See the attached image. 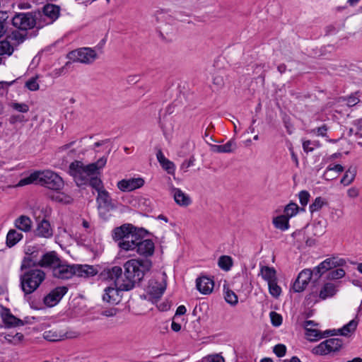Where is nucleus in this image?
Masks as SVG:
<instances>
[{
    "mask_svg": "<svg viewBox=\"0 0 362 362\" xmlns=\"http://www.w3.org/2000/svg\"><path fill=\"white\" fill-rule=\"evenodd\" d=\"M269 293L274 298H278L281 293V288L277 284V280L268 282Z\"/></svg>",
    "mask_w": 362,
    "mask_h": 362,
    "instance_id": "nucleus-46",
    "label": "nucleus"
},
{
    "mask_svg": "<svg viewBox=\"0 0 362 362\" xmlns=\"http://www.w3.org/2000/svg\"><path fill=\"white\" fill-rule=\"evenodd\" d=\"M25 87L31 91L37 90L40 86L37 82V78L33 77L30 78L28 81H26Z\"/></svg>",
    "mask_w": 362,
    "mask_h": 362,
    "instance_id": "nucleus-54",
    "label": "nucleus"
},
{
    "mask_svg": "<svg viewBox=\"0 0 362 362\" xmlns=\"http://www.w3.org/2000/svg\"><path fill=\"white\" fill-rule=\"evenodd\" d=\"M346 263V262L344 259L339 258L338 257H332L325 259L320 264V265L322 270L326 273L334 268L342 267L345 265Z\"/></svg>",
    "mask_w": 362,
    "mask_h": 362,
    "instance_id": "nucleus-21",
    "label": "nucleus"
},
{
    "mask_svg": "<svg viewBox=\"0 0 362 362\" xmlns=\"http://www.w3.org/2000/svg\"><path fill=\"white\" fill-rule=\"evenodd\" d=\"M8 23V13L6 11H0V38L6 33Z\"/></svg>",
    "mask_w": 362,
    "mask_h": 362,
    "instance_id": "nucleus-40",
    "label": "nucleus"
},
{
    "mask_svg": "<svg viewBox=\"0 0 362 362\" xmlns=\"http://www.w3.org/2000/svg\"><path fill=\"white\" fill-rule=\"evenodd\" d=\"M305 334L308 337V339L310 341H317L322 339V332L311 327H305Z\"/></svg>",
    "mask_w": 362,
    "mask_h": 362,
    "instance_id": "nucleus-41",
    "label": "nucleus"
},
{
    "mask_svg": "<svg viewBox=\"0 0 362 362\" xmlns=\"http://www.w3.org/2000/svg\"><path fill=\"white\" fill-rule=\"evenodd\" d=\"M116 308H110L107 310H105L101 313V315L106 317H112L117 314Z\"/></svg>",
    "mask_w": 362,
    "mask_h": 362,
    "instance_id": "nucleus-64",
    "label": "nucleus"
},
{
    "mask_svg": "<svg viewBox=\"0 0 362 362\" xmlns=\"http://www.w3.org/2000/svg\"><path fill=\"white\" fill-rule=\"evenodd\" d=\"M357 325L358 322L355 320H352L341 329H337V332L342 336H349L356 330Z\"/></svg>",
    "mask_w": 362,
    "mask_h": 362,
    "instance_id": "nucleus-33",
    "label": "nucleus"
},
{
    "mask_svg": "<svg viewBox=\"0 0 362 362\" xmlns=\"http://www.w3.org/2000/svg\"><path fill=\"white\" fill-rule=\"evenodd\" d=\"M37 224L34 233L35 236L49 238L53 235V230L51 227L50 223L46 218L42 220L37 219Z\"/></svg>",
    "mask_w": 362,
    "mask_h": 362,
    "instance_id": "nucleus-16",
    "label": "nucleus"
},
{
    "mask_svg": "<svg viewBox=\"0 0 362 362\" xmlns=\"http://www.w3.org/2000/svg\"><path fill=\"white\" fill-rule=\"evenodd\" d=\"M40 18V14L38 11H30V12H19L15 13L13 16L11 18V25L16 29L28 32V30L36 28V30L33 31L30 37H36L38 34V21Z\"/></svg>",
    "mask_w": 362,
    "mask_h": 362,
    "instance_id": "nucleus-4",
    "label": "nucleus"
},
{
    "mask_svg": "<svg viewBox=\"0 0 362 362\" xmlns=\"http://www.w3.org/2000/svg\"><path fill=\"white\" fill-rule=\"evenodd\" d=\"M328 130V127L326 124H323L321 127H317L313 130L314 133H316L317 136H321L323 137L327 136V132Z\"/></svg>",
    "mask_w": 362,
    "mask_h": 362,
    "instance_id": "nucleus-57",
    "label": "nucleus"
},
{
    "mask_svg": "<svg viewBox=\"0 0 362 362\" xmlns=\"http://www.w3.org/2000/svg\"><path fill=\"white\" fill-rule=\"evenodd\" d=\"M336 292V287L333 284L326 283L321 288L319 293H317V290H314L313 288L312 291L309 294V298H311V297L316 298L317 296H319L320 299L325 300L327 298L334 296Z\"/></svg>",
    "mask_w": 362,
    "mask_h": 362,
    "instance_id": "nucleus-17",
    "label": "nucleus"
},
{
    "mask_svg": "<svg viewBox=\"0 0 362 362\" xmlns=\"http://www.w3.org/2000/svg\"><path fill=\"white\" fill-rule=\"evenodd\" d=\"M2 317L4 322L7 327H17L24 325L23 320L12 315L9 309L5 310V313L2 314Z\"/></svg>",
    "mask_w": 362,
    "mask_h": 362,
    "instance_id": "nucleus-26",
    "label": "nucleus"
},
{
    "mask_svg": "<svg viewBox=\"0 0 362 362\" xmlns=\"http://www.w3.org/2000/svg\"><path fill=\"white\" fill-rule=\"evenodd\" d=\"M345 275V271L341 268H337L336 269H332L329 271L326 278L330 280H337L341 279Z\"/></svg>",
    "mask_w": 362,
    "mask_h": 362,
    "instance_id": "nucleus-45",
    "label": "nucleus"
},
{
    "mask_svg": "<svg viewBox=\"0 0 362 362\" xmlns=\"http://www.w3.org/2000/svg\"><path fill=\"white\" fill-rule=\"evenodd\" d=\"M145 182L141 177L123 179L117 182V187L122 192H132L144 186Z\"/></svg>",
    "mask_w": 362,
    "mask_h": 362,
    "instance_id": "nucleus-15",
    "label": "nucleus"
},
{
    "mask_svg": "<svg viewBox=\"0 0 362 362\" xmlns=\"http://www.w3.org/2000/svg\"><path fill=\"white\" fill-rule=\"evenodd\" d=\"M75 275L80 277L93 276L98 274V270L95 267L88 264H75Z\"/></svg>",
    "mask_w": 362,
    "mask_h": 362,
    "instance_id": "nucleus-22",
    "label": "nucleus"
},
{
    "mask_svg": "<svg viewBox=\"0 0 362 362\" xmlns=\"http://www.w3.org/2000/svg\"><path fill=\"white\" fill-rule=\"evenodd\" d=\"M194 157L191 156L189 160H184V162L181 164L180 169L184 170V172H187L189 167L194 165Z\"/></svg>",
    "mask_w": 362,
    "mask_h": 362,
    "instance_id": "nucleus-58",
    "label": "nucleus"
},
{
    "mask_svg": "<svg viewBox=\"0 0 362 362\" xmlns=\"http://www.w3.org/2000/svg\"><path fill=\"white\" fill-rule=\"evenodd\" d=\"M359 195V189L356 187H352L347 190V196L349 198H356Z\"/></svg>",
    "mask_w": 362,
    "mask_h": 362,
    "instance_id": "nucleus-62",
    "label": "nucleus"
},
{
    "mask_svg": "<svg viewBox=\"0 0 362 362\" xmlns=\"http://www.w3.org/2000/svg\"><path fill=\"white\" fill-rule=\"evenodd\" d=\"M14 226L18 230L28 233L32 229L33 221L28 216L21 215L15 220Z\"/></svg>",
    "mask_w": 362,
    "mask_h": 362,
    "instance_id": "nucleus-24",
    "label": "nucleus"
},
{
    "mask_svg": "<svg viewBox=\"0 0 362 362\" xmlns=\"http://www.w3.org/2000/svg\"><path fill=\"white\" fill-rule=\"evenodd\" d=\"M103 279L113 281L115 286L119 288V286L124 283V272L121 267L113 266L107 267L100 273Z\"/></svg>",
    "mask_w": 362,
    "mask_h": 362,
    "instance_id": "nucleus-11",
    "label": "nucleus"
},
{
    "mask_svg": "<svg viewBox=\"0 0 362 362\" xmlns=\"http://www.w3.org/2000/svg\"><path fill=\"white\" fill-rule=\"evenodd\" d=\"M40 257H38V252L33 251L28 256L25 257L21 262V270L34 269L39 267Z\"/></svg>",
    "mask_w": 362,
    "mask_h": 362,
    "instance_id": "nucleus-19",
    "label": "nucleus"
},
{
    "mask_svg": "<svg viewBox=\"0 0 362 362\" xmlns=\"http://www.w3.org/2000/svg\"><path fill=\"white\" fill-rule=\"evenodd\" d=\"M165 290V286H153L151 287V294L153 295V296L156 298H160L162 295L163 294L164 291Z\"/></svg>",
    "mask_w": 362,
    "mask_h": 362,
    "instance_id": "nucleus-52",
    "label": "nucleus"
},
{
    "mask_svg": "<svg viewBox=\"0 0 362 362\" xmlns=\"http://www.w3.org/2000/svg\"><path fill=\"white\" fill-rule=\"evenodd\" d=\"M67 57L74 62L89 64L98 58V54L95 50L92 48L81 47L69 52Z\"/></svg>",
    "mask_w": 362,
    "mask_h": 362,
    "instance_id": "nucleus-8",
    "label": "nucleus"
},
{
    "mask_svg": "<svg viewBox=\"0 0 362 362\" xmlns=\"http://www.w3.org/2000/svg\"><path fill=\"white\" fill-rule=\"evenodd\" d=\"M327 204V203L325 199L322 198L321 197H316L309 206L310 213L313 214L315 211L320 210L322 206Z\"/></svg>",
    "mask_w": 362,
    "mask_h": 362,
    "instance_id": "nucleus-44",
    "label": "nucleus"
},
{
    "mask_svg": "<svg viewBox=\"0 0 362 362\" xmlns=\"http://www.w3.org/2000/svg\"><path fill=\"white\" fill-rule=\"evenodd\" d=\"M358 92H355L354 93H351L346 98L343 99L344 101H346V104L349 107H353L358 104L360 102V99L358 96Z\"/></svg>",
    "mask_w": 362,
    "mask_h": 362,
    "instance_id": "nucleus-49",
    "label": "nucleus"
},
{
    "mask_svg": "<svg viewBox=\"0 0 362 362\" xmlns=\"http://www.w3.org/2000/svg\"><path fill=\"white\" fill-rule=\"evenodd\" d=\"M173 197L175 202L180 206H187L191 204V199L179 188H173Z\"/></svg>",
    "mask_w": 362,
    "mask_h": 362,
    "instance_id": "nucleus-25",
    "label": "nucleus"
},
{
    "mask_svg": "<svg viewBox=\"0 0 362 362\" xmlns=\"http://www.w3.org/2000/svg\"><path fill=\"white\" fill-rule=\"evenodd\" d=\"M298 197L300 204L305 206L308 204L310 195L308 191L302 190L299 192Z\"/></svg>",
    "mask_w": 362,
    "mask_h": 362,
    "instance_id": "nucleus-55",
    "label": "nucleus"
},
{
    "mask_svg": "<svg viewBox=\"0 0 362 362\" xmlns=\"http://www.w3.org/2000/svg\"><path fill=\"white\" fill-rule=\"evenodd\" d=\"M40 14L38 21V29L44 28L45 25L53 23L59 16L60 7L55 4H47L42 7V10H37Z\"/></svg>",
    "mask_w": 362,
    "mask_h": 362,
    "instance_id": "nucleus-7",
    "label": "nucleus"
},
{
    "mask_svg": "<svg viewBox=\"0 0 362 362\" xmlns=\"http://www.w3.org/2000/svg\"><path fill=\"white\" fill-rule=\"evenodd\" d=\"M11 124H15L17 122H23L24 121V116L21 115H13L8 119Z\"/></svg>",
    "mask_w": 362,
    "mask_h": 362,
    "instance_id": "nucleus-60",
    "label": "nucleus"
},
{
    "mask_svg": "<svg viewBox=\"0 0 362 362\" xmlns=\"http://www.w3.org/2000/svg\"><path fill=\"white\" fill-rule=\"evenodd\" d=\"M153 266L150 259L135 258L127 261L124 267V283L119 286L121 291H130L140 283Z\"/></svg>",
    "mask_w": 362,
    "mask_h": 362,
    "instance_id": "nucleus-2",
    "label": "nucleus"
},
{
    "mask_svg": "<svg viewBox=\"0 0 362 362\" xmlns=\"http://www.w3.org/2000/svg\"><path fill=\"white\" fill-rule=\"evenodd\" d=\"M312 272V283L313 284V287L316 286V284L317 283L319 279L324 274L325 272L321 268V266L319 264L318 266L313 268L311 270Z\"/></svg>",
    "mask_w": 362,
    "mask_h": 362,
    "instance_id": "nucleus-47",
    "label": "nucleus"
},
{
    "mask_svg": "<svg viewBox=\"0 0 362 362\" xmlns=\"http://www.w3.org/2000/svg\"><path fill=\"white\" fill-rule=\"evenodd\" d=\"M160 165L168 174L173 175L175 173V165L168 158Z\"/></svg>",
    "mask_w": 362,
    "mask_h": 362,
    "instance_id": "nucleus-51",
    "label": "nucleus"
},
{
    "mask_svg": "<svg viewBox=\"0 0 362 362\" xmlns=\"http://www.w3.org/2000/svg\"><path fill=\"white\" fill-rule=\"evenodd\" d=\"M148 234V231L143 228L124 223L112 230V238L117 242L121 250L134 251L144 259H148L153 255L155 251L152 240L145 238Z\"/></svg>",
    "mask_w": 362,
    "mask_h": 362,
    "instance_id": "nucleus-1",
    "label": "nucleus"
},
{
    "mask_svg": "<svg viewBox=\"0 0 362 362\" xmlns=\"http://www.w3.org/2000/svg\"><path fill=\"white\" fill-rule=\"evenodd\" d=\"M213 83L214 85L217 86V89H221L224 86V79L222 76L217 75L214 77Z\"/></svg>",
    "mask_w": 362,
    "mask_h": 362,
    "instance_id": "nucleus-59",
    "label": "nucleus"
},
{
    "mask_svg": "<svg viewBox=\"0 0 362 362\" xmlns=\"http://www.w3.org/2000/svg\"><path fill=\"white\" fill-rule=\"evenodd\" d=\"M21 32L18 29L13 30L6 38L7 40L9 38L11 40L16 41L18 45L21 44L28 37L27 32H24V33Z\"/></svg>",
    "mask_w": 362,
    "mask_h": 362,
    "instance_id": "nucleus-35",
    "label": "nucleus"
},
{
    "mask_svg": "<svg viewBox=\"0 0 362 362\" xmlns=\"http://www.w3.org/2000/svg\"><path fill=\"white\" fill-rule=\"evenodd\" d=\"M107 163V158L103 156L99 158L96 162L86 165V168L90 173H93L94 175L97 171L103 168Z\"/></svg>",
    "mask_w": 362,
    "mask_h": 362,
    "instance_id": "nucleus-36",
    "label": "nucleus"
},
{
    "mask_svg": "<svg viewBox=\"0 0 362 362\" xmlns=\"http://www.w3.org/2000/svg\"><path fill=\"white\" fill-rule=\"evenodd\" d=\"M312 280V272L310 269L302 270L298 275L295 282L293 284V290L296 293L303 291L307 287L308 283Z\"/></svg>",
    "mask_w": 362,
    "mask_h": 362,
    "instance_id": "nucleus-14",
    "label": "nucleus"
},
{
    "mask_svg": "<svg viewBox=\"0 0 362 362\" xmlns=\"http://www.w3.org/2000/svg\"><path fill=\"white\" fill-rule=\"evenodd\" d=\"M68 291L69 288L66 286H57L44 296V304L49 308L55 306L67 293Z\"/></svg>",
    "mask_w": 362,
    "mask_h": 362,
    "instance_id": "nucleus-10",
    "label": "nucleus"
},
{
    "mask_svg": "<svg viewBox=\"0 0 362 362\" xmlns=\"http://www.w3.org/2000/svg\"><path fill=\"white\" fill-rule=\"evenodd\" d=\"M62 336L58 334L54 330L45 331L44 332V338L49 341H57L62 339Z\"/></svg>",
    "mask_w": 362,
    "mask_h": 362,
    "instance_id": "nucleus-48",
    "label": "nucleus"
},
{
    "mask_svg": "<svg viewBox=\"0 0 362 362\" xmlns=\"http://www.w3.org/2000/svg\"><path fill=\"white\" fill-rule=\"evenodd\" d=\"M205 362H225V361L221 356L216 354L206 357Z\"/></svg>",
    "mask_w": 362,
    "mask_h": 362,
    "instance_id": "nucleus-61",
    "label": "nucleus"
},
{
    "mask_svg": "<svg viewBox=\"0 0 362 362\" xmlns=\"http://www.w3.org/2000/svg\"><path fill=\"white\" fill-rule=\"evenodd\" d=\"M13 47L7 38L0 41V56L8 55L11 56L13 52Z\"/></svg>",
    "mask_w": 362,
    "mask_h": 362,
    "instance_id": "nucleus-38",
    "label": "nucleus"
},
{
    "mask_svg": "<svg viewBox=\"0 0 362 362\" xmlns=\"http://www.w3.org/2000/svg\"><path fill=\"white\" fill-rule=\"evenodd\" d=\"M23 237L21 233L16 231L15 229H11L7 233L6 244L8 247H11L16 245Z\"/></svg>",
    "mask_w": 362,
    "mask_h": 362,
    "instance_id": "nucleus-28",
    "label": "nucleus"
},
{
    "mask_svg": "<svg viewBox=\"0 0 362 362\" xmlns=\"http://www.w3.org/2000/svg\"><path fill=\"white\" fill-rule=\"evenodd\" d=\"M339 29L336 28L334 25H329L325 28V35H335L337 33Z\"/></svg>",
    "mask_w": 362,
    "mask_h": 362,
    "instance_id": "nucleus-63",
    "label": "nucleus"
},
{
    "mask_svg": "<svg viewBox=\"0 0 362 362\" xmlns=\"http://www.w3.org/2000/svg\"><path fill=\"white\" fill-rule=\"evenodd\" d=\"M299 210V206L296 203L291 202L285 206L284 216H286L290 218L296 215Z\"/></svg>",
    "mask_w": 362,
    "mask_h": 362,
    "instance_id": "nucleus-43",
    "label": "nucleus"
},
{
    "mask_svg": "<svg viewBox=\"0 0 362 362\" xmlns=\"http://www.w3.org/2000/svg\"><path fill=\"white\" fill-rule=\"evenodd\" d=\"M273 351L276 356L283 357L286 354V347L284 344H279L274 346Z\"/></svg>",
    "mask_w": 362,
    "mask_h": 362,
    "instance_id": "nucleus-56",
    "label": "nucleus"
},
{
    "mask_svg": "<svg viewBox=\"0 0 362 362\" xmlns=\"http://www.w3.org/2000/svg\"><path fill=\"white\" fill-rule=\"evenodd\" d=\"M75 264L70 265L66 264L61 259L55 268H54L52 275L54 278L59 279H69L75 275Z\"/></svg>",
    "mask_w": 362,
    "mask_h": 362,
    "instance_id": "nucleus-12",
    "label": "nucleus"
},
{
    "mask_svg": "<svg viewBox=\"0 0 362 362\" xmlns=\"http://www.w3.org/2000/svg\"><path fill=\"white\" fill-rule=\"evenodd\" d=\"M105 293L103 295V300L105 302L111 303V304H117L119 301L118 300V295L119 292L122 291L120 289H119L118 287H112L108 286L105 288L104 290Z\"/></svg>",
    "mask_w": 362,
    "mask_h": 362,
    "instance_id": "nucleus-23",
    "label": "nucleus"
},
{
    "mask_svg": "<svg viewBox=\"0 0 362 362\" xmlns=\"http://www.w3.org/2000/svg\"><path fill=\"white\" fill-rule=\"evenodd\" d=\"M236 143L234 140L231 139L223 145H212L211 151L216 153H231L236 148Z\"/></svg>",
    "mask_w": 362,
    "mask_h": 362,
    "instance_id": "nucleus-27",
    "label": "nucleus"
},
{
    "mask_svg": "<svg viewBox=\"0 0 362 362\" xmlns=\"http://www.w3.org/2000/svg\"><path fill=\"white\" fill-rule=\"evenodd\" d=\"M49 198L51 200L62 204H70L74 201L71 196L64 192H59V191H56L55 193L51 194L49 195Z\"/></svg>",
    "mask_w": 362,
    "mask_h": 362,
    "instance_id": "nucleus-29",
    "label": "nucleus"
},
{
    "mask_svg": "<svg viewBox=\"0 0 362 362\" xmlns=\"http://www.w3.org/2000/svg\"><path fill=\"white\" fill-rule=\"evenodd\" d=\"M356 175V168L354 166H350L341 177L340 182L344 186H347L354 180Z\"/></svg>",
    "mask_w": 362,
    "mask_h": 362,
    "instance_id": "nucleus-32",
    "label": "nucleus"
},
{
    "mask_svg": "<svg viewBox=\"0 0 362 362\" xmlns=\"http://www.w3.org/2000/svg\"><path fill=\"white\" fill-rule=\"evenodd\" d=\"M260 272L263 279L267 283L277 280L276 271L274 267L263 266L261 267Z\"/></svg>",
    "mask_w": 362,
    "mask_h": 362,
    "instance_id": "nucleus-30",
    "label": "nucleus"
},
{
    "mask_svg": "<svg viewBox=\"0 0 362 362\" xmlns=\"http://www.w3.org/2000/svg\"><path fill=\"white\" fill-rule=\"evenodd\" d=\"M34 182L54 191L61 190L64 185L63 179L58 174L52 170H44L35 171L29 176L21 179L18 186H24Z\"/></svg>",
    "mask_w": 362,
    "mask_h": 362,
    "instance_id": "nucleus-3",
    "label": "nucleus"
},
{
    "mask_svg": "<svg viewBox=\"0 0 362 362\" xmlns=\"http://www.w3.org/2000/svg\"><path fill=\"white\" fill-rule=\"evenodd\" d=\"M343 345V341L339 338L326 339L313 348L312 352L315 355H327L331 352L339 351Z\"/></svg>",
    "mask_w": 362,
    "mask_h": 362,
    "instance_id": "nucleus-9",
    "label": "nucleus"
},
{
    "mask_svg": "<svg viewBox=\"0 0 362 362\" xmlns=\"http://www.w3.org/2000/svg\"><path fill=\"white\" fill-rule=\"evenodd\" d=\"M87 186L91 187L97 192L104 189L101 179L97 176L91 175L87 182Z\"/></svg>",
    "mask_w": 362,
    "mask_h": 362,
    "instance_id": "nucleus-39",
    "label": "nucleus"
},
{
    "mask_svg": "<svg viewBox=\"0 0 362 362\" xmlns=\"http://www.w3.org/2000/svg\"><path fill=\"white\" fill-rule=\"evenodd\" d=\"M218 265L221 269L229 271L233 266V259L230 256L222 255L218 258Z\"/></svg>",
    "mask_w": 362,
    "mask_h": 362,
    "instance_id": "nucleus-37",
    "label": "nucleus"
},
{
    "mask_svg": "<svg viewBox=\"0 0 362 362\" xmlns=\"http://www.w3.org/2000/svg\"><path fill=\"white\" fill-rule=\"evenodd\" d=\"M224 291H225L224 298H225L226 301L228 304H230L233 306L235 305L238 302L237 295L232 290L229 289L228 288H226L225 286H224Z\"/></svg>",
    "mask_w": 362,
    "mask_h": 362,
    "instance_id": "nucleus-42",
    "label": "nucleus"
},
{
    "mask_svg": "<svg viewBox=\"0 0 362 362\" xmlns=\"http://www.w3.org/2000/svg\"><path fill=\"white\" fill-rule=\"evenodd\" d=\"M46 274L40 269L24 270L20 276V284L25 296L33 293L45 281Z\"/></svg>",
    "mask_w": 362,
    "mask_h": 362,
    "instance_id": "nucleus-5",
    "label": "nucleus"
},
{
    "mask_svg": "<svg viewBox=\"0 0 362 362\" xmlns=\"http://www.w3.org/2000/svg\"><path fill=\"white\" fill-rule=\"evenodd\" d=\"M289 218L284 215L278 216L273 219V224L276 228L282 231L286 230L289 228Z\"/></svg>",
    "mask_w": 362,
    "mask_h": 362,
    "instance_id": "nucleus-31",
    "label": "nucleus"
},
{
    "mask_svg": "<svg viewBox=\"0 0 362 362\" xmlns=\"http://www.w3.org/2000/svg\"><path fill=\"white\" fill-rule=\"evenodd\" d=\"M214 286V281L205 276L199 277L196 280V287L202 294L207 295L212 292Z\"/></svg>",
    "mask_w": 362,
    "mask_h": 362,
    "instance_id": "nucleus-18",
    "label": "nucleus"
},
{
    "mask_svg": "<svg viewBox=\"0 0 362 362\" xmlns=\"http://www.w3.org/2000/svg\"><path fill=\"white\" fill-rule=\"evenodd\" d=\"M61 262V259L55 251H49L43 253L40 257L39 267L47 269L53 272L57 264Z\"/></svg>",
    "mask_w": 362,
    "mask_h": 362,
    "instance_id": "nucleus-13",
    "label": "nucleus"
},
{
    "mask_svg": "<svg viewBox=\"0 0 362 362\" xmlns=\"http://www.w3.org/2000/svg\"><path fill=\"white\" fill-rule=\"evenodd\" d=\"M96 202L99 206H103L107 211L115 209V206L112 203V199L109 192L105 189L98 192Z\"/></svg>",
    "mask_w": 362,
    "mask_h": 362,
    "instance_id": "nucleus-20",
    "label": "nucleus"
},
{
    "mask_svg": "<svg viewBox=\"0 0 362 362\" xmlns=\"http://www.w3.org/2000/svg\"><path fill=\"white\" fill-rule=\"evenodd\" d=\"M69 174L74 177V182L79 187L87 186V182L93 173H90L81 161L74 160L69 165Z\"/></svg>",
    "mask_w": 362,
    "mask_h": 362,
    "instance_id": "nucleus-6",
    "label": "nucleus"
},
{
    "mask_svg": "<svg viewBox=\"0 0 362 362\" xmlns=\"http://www.w3.org/2000/svg\"><path fill=\"white\" fill-rule=\"evenodd\" d=\"M270 318H271V322L273 326L274 327H279L282 323V317L280 314L272 311L270 313Z\"/></svg>",
    "mask_w": 362,
    "mask_h": 362,
    "instance_id": "nucleus-53",
    "label": "nucleus"
},
{
    "mask_svg": "<svg viewBox=\"0 0 362 362\" xmlns=\"http://www.w3.org/2000/svg\"><path fill=\"white\" fill-rule=\"evenodd\" d=\"M335 171L337 174L340 173L344 171V167L340 164L335 165H329L327 166L326 170L323 174V177L327 180H332L335 179L337 177V175H334V176H328L329 172Z\"/></svg>",
    "mask_w": 362,
    "mask_h": 362,
    "instance_id": "nucleus-34",
    "label": "nucleus"
},
{
    "mask_svg": "<svg viewBox=\"0 0 362 362\" xmlns=\"http://www.w3.org/2000/svg\"><path fill=\"white\" fill-rule=\"evenodd\" d=\"M9 105L14 110L21 113H26L29 111V106L26 103H11Z\"/></svg>",
    "mask_w": 362,
    "mask_h": 362,
    "instance_id": "nucleus-50",
    "label": "nucleus"
}]
</instances>
